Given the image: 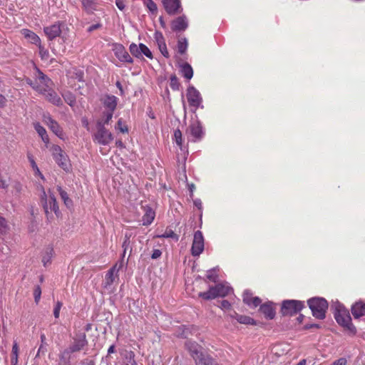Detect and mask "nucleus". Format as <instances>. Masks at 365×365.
Returning <instances> with one entry per match:
<instances>
[{
    "mask_svg": "<svg viewBox=\"0 0 365 365\" xmlns=\"http://www.w3.org/2000/svg\"><path fill=\"white\" fill-rule=\"evenodd\" d=\"M154 39H155V41L157 43V45L165 41L163 34L160 31H155L154 34Z\"/></svg>",
    "mask_w": 365,
    "mask_h": 365,
    "instance_id": "nucleus-49",
    "label": "nucleus"
},
{
    "mask_svg": "<svg viewBox=\"0 0 365 365\" xmlns=\"http://www.w3.org/2000/svg\"><path fill=\"white\" fill-rule=\"evenodd\" d=\"M129 244H130V237L128 236L127 235H125V239L123 243V257H124L125 254V252H126V250L127 248L129 246Z\"/></svg>",
    "mask_w": 365,
    "mask_h": 365,
    "instance_id": "nucleus-55",
    "label": "nucleus"
},
{
    "mask_svg": "<svg viewBox=\"0 0 365 365\" xmlns=\"http://www.w3.org/2000/svg\"><path fill=\"white\" fill-rule=\"evenodd\" d=\"M57 190L58 191L61 199L63 200L65 205L67 207H71L73 205L72 200L69 198L67 192L64 191L61 186L57 187Z\"/></svg>",
    "mask_w": 365,
    "mask_h": 365,
    "instance_id": "nucleus-36",
    "label": "nucleus"
},
{
    "mask_svg": "<svg viewBox=\"0 0 365 365\" xmlns=\"http://www.w3.org/2000/svg\"><path fill=\"white\" fill-rule=\"evenodd\" d=\"M188 46V42L186 38L181 37L178 39L177 43L178 52L183 55L186 53Z\"/></svg>",
    "mask_w": 365,
    "mask_h": 365,
    "instance_id": "nucleus-34",
    "label": "nucleus"
},
{
    "mask_svg": "<svg viewBox=\"0 0 365 365\" xmlns=\"http://www.w3.org/2000/svg\"><path fill=\"white\" fill-rule=\"evenodd\" d=\"M28 159H29V163L31 164V166L32 169L34 171V175L36 176L40 177L42 180H44V176L41 173V171H40L37 164L36 163V162H35V160L34 159L33 155H31V154H29L28 155Z\"/></svg>",
    "mask_w": 365,
    "mask_h": 365,
    "instance_id": "nucleus-37",
    "label": "nucleus"
},
{
    "mask_svg": "<svg viewBox=\"0 0 365 365\" xmlns=\"http://www.w3.org/2000/svg\"><path fill=\"white\" fill-rule=\"evenodd\" d=\"M21 33L31 43L38 45L41 42L40 38L29 29H24L21 31Z\"/></svg>",
    "mask_w": 365,
    "mask_h": 365,
    "instance_id": "nucleus-27",
    "label": "nucleus"
},
{
    "mask_svg": "<svg viewBox=\"0 0 365 365\" xmlns=\"http://www.w3.org/2000/svg\"><path fill=\"white\" fill-rule=\"evenodd\" d=\"M50 150L52 153V155L57 164L64 170L68 171L69 170V162L68 156L62 150L60 146L53 145L50 148Z\"/></svg>",
    "mask_w": 365,
    "mask_h": 365,
    "instance_id": "nucleus-9",
    "label": "nucleus"
},
{
    "mask_svg": "<svg viewBox=\"0 0 365 365\" xmlns=\"http://www.w3.org/2000/svg\"><path fill=\"white\" fill-rule=\"evenodd\" d=\"M141 57L145 55L147 58L152 59L153 58V53L149 48L143 43H140Z\"/></svg>",
    "mask_w": 365,
    "mask_h": 365,
    "instance_id": "nucleus-41",
    "label": "nucleus"
},
{
    "mask_svg": "<svg viewBox=\"0 0 365 365\" xmlns=\"http://www.w3.org/2000/svg\"><path fill=\"white\" fill-rule=\"evenodd\" d=\"M41 203L43 205L47 218L52 217L51 215L53 212L57 217L60 214L58 206L54 194L49 190L48 193L42 187Z\"/></svg>",
    "mask_w": 365,
    "mask_h": 365,
    "instance_id": "nucleus-3",
    "label": "nucleus"
},
{
    "mask_svg": "<svg viewBox=\"0 0 365 365\" xmlns=\"http://www.w3.org/2000/svg\"><path fill=\"white\" fill-rule=\"evenodd\" d=\"M351 313L355 318H359L365 315V302H358L352 305Z\"/></svg>",
    "mask_w": 365,
    "mask_h": 365,
    "instance_id": "nucleus-25",
    "label": "nucleus"
},
{
    "mask_svg": "<svg viewBox=\"0 0 365 365\" xmlns=\"http://www.w3.org/2000/svg\"><path fill=\"white\" fill-rule=\"evenodd\" d=\"M101 101L106 110L114 112L116 109L118 99L113 95H105L101 98Z\"/></svg>",
    "mask_w": 365,
    "mask_h": 365,
    "instance_id": "nucleus-18",
    "label": "nucleus"
},
{
    "mask_svg": "<svg viewBox=\"0 0 365 365\" xmlns=\"http://www.w3.org/2000/svg\"><path fill=\"white\" fill-rule=\"evenodd\" d=\"M170 80H171V87L173 88H174L173 85H174V83H175L177 82L178 79H177L176 76H173L170 78Z\"/></svg>",
    "mask_w": 365,
    "mask_h": 365,
    "instance_id": "nucleus-62",
    "label": "nucleus"
},
{
    "mask_svg": "<svg viewBox=\"0 0 365 365\" xmlns=\"http://www.w3.org/2000/svg\"><path fill=\"white\" fill-rule=\"evenodd\" d=\"M304 302L299 300L287 299L282 302L281 313L283 316H292L300 312L304 307Z\"/></svg>",
    "mask_w": 365,
    "mask_h": 365,
    "instance_id": "nucleus-7",
    "label": "nucleus"
},
{
    "mask_svg": "<svg viewBox=\"0 0 365 365\" xmlns=\"http://www.w3.org/2000/svg\"><path fill=\"white\" fill-rule=\"evenodd\" d=\"M81 3L83 9L88 14L97 10V3L95 0H82Z\"/></svg>",
    "mask_w": 365,
    "mask_h": 365,
    "instance_id": "nucleus-31",
    "label": "nucleus"
},
{
    "mask_svg": "<svg viewBox=\"0 0 365 365\" xmlns=\"http://www.w3.org/2000/svg\"><path fill=\"white\" fill-rule=\"evenodd\" d=\"M158 49L160 51L161 54L164 57H165L167 58L170 57L169 52L168 51L165 41H164L163 43L158 44Z\"/></svg>",
    "mask_w": 365,
    "mask_h": 365,
    "instance_id": "nucleus-46",
    "label": "nucleus"
},
{
    "mask_svg": "<svg viewBox=\"0 0 365 365\" xmlns=\"http://www.w3.org/2000/svg\"><path fill=\"white\" fill-rule=\"evenodd\" d=\"M123 267V260H120L113 266L106 273L105 276L104 287H110L118 276L119 270Z\"/></svg>",
    "mask_w": 365,
    "mask_h": 365,
    "instance_id": "nucleus-14",
    "label": "nucleus"
},
{
    "mask_svg": "<svg viewBox=\"0 0 365 365\" xmlns=\"http://www.w3.org/2000/svg\"><path fill=\"white\" fill-rule=\"evenodd\" d=\"M186 134L188 140L194 143L199 142L204 138L205 130L201 122L197 118L192 120Z\"/></svg>",
    "mask_w": 365,
    "mask_h": 365,
    "instance_id": "nucleus-6",
    "label": "nucleus"
},
{
    "mask_svg": "<svg viewBox=\"0 0 365 365\" xmlns=\"http://www.w3.org/2000/svg\"><path fill=\"white\" fill-rule=\"evenodd\" d=\"M19 348L16 341H14L12 346V350L11 353V365L18 364Z\"/></svg>",
    "mask_w": 365,
    "mask_h": 365,
    "instance_id": "nucleus-35",
    "label": "nucleus"
},
{
    "mask_svg": "<svg viewBox=\"0 0 365 365\" xmlns=\"http://www.w3.org/2000/svg\"><path fill=\"white\" fill-rule=\"evenodd\" d=\"M54 251L52 247H47L43 252L42 257V262L44 267H46L51 262V259L53 256Z\"/></svg>",
    "mask_w": 365,
    "mask_h": 365,
    "instance_id": "nucleus-32",
    "label": "nucleus"
},
{
    "mask_svg": "<svg viewBox=\"0 0 365 365\" xmlns=\"http://www.w3.org/2000/svg\"><path fill=\"white\" fill-rule=\"evenodd\" d=\"M195 361L196 365H219L213 358L204 353L195 358Z\"/></svg>",
    "mask_w": 365,
    "mask_h": 365,
    "instance_id": "nucleus-23",
    "label": "nucleus"
},
{
    "mask_svg": "<svg viewBox=\"0 0 365 365\" xmlns=\"http://www.w3.org/2000/svg\"><path fill=\"white\" fill-rule=\"evenodd\" d=\"M147 7L148 9L154 12L157 11V6L156 4L153 1V0H146Z\"/></svg>",
    "mask_w": 365,
    "mask_h": 365,
    "instance_id": "nucleus-54",
    "label": "nucleus"
},
{
    "mask_svg": "<svg viewBox=\"0 0 365 365\" xmlns=\"http://www.w3.org/2000/svg\"><path fill=\"white\" fill-rule=\"evenodd\" d=\"M186 347L189 350L194 360L195 358L198 357L200 354H202L201 351V346L195 341H187L186 343Z\"/></svg>",
    "mask_w": 365,
    "mask_h": 365,
    "instance_id": "nucleus-28",
    "label": "nucleus"
},
{
    "mask_svg": "<svg viewBox=\"0 0 365 365\" xmlns=\"http://www.w3.org/2000/svg\"><path fill=\"white\" fill-rule=\"evenodd\" d=\"M41 296V289L40 286L37 285V286H36V287L34 288V300L36 304H38L39 302Z\"/></svg>",
    "mask_w": 365,
    "mask_h": 365,
    "instance_id": "nucleus-48",
    "label": "nucleus"
},
{
    "mask_svg": "<svg viewBox=\"0 0 365 365\" xmlns=\"http://www.w3.org/2000/svg\"><path fill=\"white\" fill-rule=\"evenodd\" d=\"M6 102V99L4 96L0 94V108H3L5 106Z\"/></svg>",
    "mask_w": 365,
    "mask_h": 365,
    "instance_id": "nucleus-59",
    "label": "nucleus"
},
{
    "mask_svg": "<svg viewBox=\"0 0 365 365\" xmlns=\"http://www.w3.org/2000/svg\"><path fill=\"white\" fill-rule=\"evenodd\" d=\"M346 360L344 358H340L338 360L335 361L331 365H346Z\"/></svg>",
    "mask_w": 365,
    "mask_h": 365,
    "instance_id": "nucleus-58",
    "label": "nucleus"
},
{
    "mask_svg": "<svg viewBox=\"0 0 365 365\" xmlns=\"http://www.w3.org/2000/svg\"><path fill=\"white\" fill-rule=\"evenodd\" d=\"M121 365H138L133 351H126Z\"/></svg>",
    "mask_w": 365,
    "mask_h": 365,
    "instance_id": "nucleus-33",
    "label": "nucleus"
},
{
    "mask_svg": "<svg viewBox=\"0 0 365 365\" xmlns=\"http://www.w3.org/2000/svg\"><path fill=\"white\" fill-rule=\"evenodd\" d=\"M114 112L106 110L103 113L102 119L98 120L97 123H101L103 127L108 125L111 120Z\"/></svg>",
    "mask_w": 365,
    "mask_h": 365,
    "instance_id": "nucleus-39",
    "label": "nucleus"
},
{
    "mask_svg": "<svg viewBox=\"0 0 365 365\" xmlns=\"http://www.w3.org/2000/svg\"><path fill=\"white\" fill-rule=\"evenodd\" d=\"M112 50L116 58L120 61L129 63H132L133 62V58L122 44L117 43H113L112 45Z\"/></svg>",
    "mask_w": 365,
    "mask_h": 365,
    "instance_id": "nucleus-12",
    "label": "nucleus"
},
{
    "mask_svg": "<svg viewBox=\"0 0 365 365\" xmlns=\"http://www.w3.org/2000/svg\"><path fill=\"white\" fill-rule=\"evenodd\" d=\"M186 96L190 106L193 107L195 110L198 108H203L201 94L193 86H188Z\"/></svg>",
    "mask_w": 365,
    "mask_h": 365,
    "instance_id": "nucleus-10",
    "label": "nucleus"
},
{
    "mask_svg": "<svg viewBox=\"0 0 365 365\" xmlns=\"http://www.w3.org/2000/svg\"><path fill=\"white\" fill-rule=\"evenodd\" d=\"M41 341L42 344H46V336L44 334H41Z\"/></svg>",
    "mask_w": 365,
    "mask_h": 365,
    "instance_id": "nucleus-64",
    "label": "nucleus"
},
{
    "mask_svg": "<svg viewBox=\"0 0 365 365\" xmlns=\"http://www.w3.org/2000/svg\"><path fill=\"white\" fill-rule=\"evenodd\" d=\"M188 27V21L185 16L182 15L175 19L171 22V29L176 32L184 31Z\"/></svg>",
    "mask_w": 365,
    "mask_h": 365,
    "instance_id": "nucleus-19",
    "label": "nucleus"
},
{
    "mask_svg": "<svg viewBox=\"0 0 365 365\" xmlns=\"http://www.w3.org/2000/svg\"><path fill=\"white\" fill-rule=\"evenodd\" d=\"M230 318L236 319L239 323L246 325H256L257 322L249 316L241 315L234 312L233 314H230Z\"/></svg>",
    "mask_w": 365,
    "mask_h": 365,
    "instance_id": "nucleus-22",
    "label": "nucleus"
},
{
    "mask_svg": "<svg viewBox=\"0 0 365 365\" xmlns=\"http://www.w3.org/2000/svg\"><path fill=\"white\" fill-rule=\"evenodd\" d=\"M180 72L182 76L190 81L193 76V69L188 63H182L179 64Z\"/></svg>",
    "mask_w": 365,
    "mask_h": 365,
    "instance_id": "nucleus-26",
    "label": "nucleus"
},
{
    "mask_svg": "<svg viewBox=\"0 0 365 365\" xmlns=\"http://www.w3.org/2000/svg\"><path fill=\"white\" fill-rule=\"evenodd\" d=\"M115 5L118 9L123 11L125 8V0H115Z\"/></svg>",
    "mask_w": 365,
    "mask_h": 365,
    "instance_id": "nucleus-56",
    "label": "nucleus"
},
{
    "mask_svg": "<svg viewBox=\"0 0 365 365\" xmlns=\"http://www.w3.org/2000/svg\"><path fill=\"white\" fill-rule=\"evenodd\" d=\"M173 140L176 145L180 148L181 150H183L185 148L182 145V132L179 129H176L173 134Z\"/></svg>",
    "mask_w": 365,
    "mask_h": 365,
    "instance_id": "nucleus-38",
    "label": "nucleus"
},
{
    "mask_svg": "<svg viewBox=\"0 0 365 365\" xmlns=\"http://www.w3.org/2000/svg\"><path fill=\"white\" fill-rule=\"evenodd\" d=\"M115 128L119 130L123 133L128 132V127L123 123L122 119H119L118 120Z\"/></svg>",
    "mask_w": 365,
    "mask_h": 365,
    "instance_id": "nucleus-47",
    "label": "nucleus"
},
{
    "mask_svg": "<svg viewBox=\"0 0 365 365\" xmlns=\"http://www.w3.org/2000/svg\"><path fill=\"white\" fill-rule=\"evenodd\" d=\"M9 227L6 219L0 216V234L5 235L8 232Z\"/></svg>",
    "mask_w": 365,
    "mask_h": 365,
    "instance_id": "nucleus-43",
    "label": "nucleus"
},
{
    "mask_svg": "<svg viewBox=\"0 0 365 365\" xmlns=\"http://www.w3.org/2000/svg\"><path fill=\"white\" fill-rule=\"evenodd\" d=\"M166 12L170 15H175L182 11L180 0H162Z\"/></svg>",
    "mask_w": 365,
    "mask_h": 365,
    "instance_id": "nucleus-16",
    "label": "nucleus"
},
{
    "mask_svg": "<svg viewBox=\"0 0 365 365\" xmlns=\"http://www.w3.org/2000/svg\"><path fill=\"white\" fill-rule=\"evenodd\" d=\"M42 94L46 97V98L49 102H51L53 105L59 106V105L62 104V101H61V98L58 96V95L54 91H53L51 88V87L47 89V91L46 92V93H42Z\"/></svg>",
    "mask_w": 365,
    "mask_h": 365,
    "instance_id": "nucleus-24",
    "label": "nucleus"
},
{
    "mask_svg": "<svg viewBox=\"0 0 365 365\" xmlns=\"http://www.w3.org/2000/svg\"><path fill=\"white\" fill-rule=\"evenodd\" d=\"M161 255H162V252L160 250H158V249L154 250L153 251L151 258L153 259H158L159 257H160Z\"/></svg>",
    "mask_w": 365,
    "mask_h": 365,
    "instance_id": "nucleus-57",
    "label": "nucleus"
},
{
    "mask_svg": "<svg viewBox=\"0 0 365 365\" xmlns=\"http://www.w3.org/2000/svg\"><path fill=\"white\" fill-rule=\"evenodd\" d=\"M334 318L339 324L345 327L351 334H356V329L351 323V318L349 311L339 303L335 306Z\"/></svg>",
    "mask_w": 365,
    "mask_h": 365,
    "instance_id": "nucleus-2",
    "label": "nucleus"
},
{
    "mask_svg": "<svg viewBox=\"0 0 365 365\" xmlns=\"http://www.w3.org/2000/svg\"><path fill=\"white\" fill-rule=\"evenodd\" d=\"M194 205L200 210V216L202 217V202L200 199L196 198L193 200Z\"/></svg>",
    "mask_w": 365,
    "mask_h": 365,
    "instance_id": "nucleus-53",
    "label": "nucleus"
},
{
    "mask_svg": "<svg viewBox=\"0 0 365 365\" xmlns=\"http://www.w3.org/2000/svg\"><path fill=\"white\" fill-rule=\"evenodd\" d=\"M100 27H101V24H93V25H91V26L88 28V31L89 32H91V31H94V30H96V29H98V28H100Z\"/></svg>",
    "mask_w": 365,
    "mask_h": 365,
    "instance_id": "nucleus-60",
    "label": "nucleus"
},
{
    "mask_svg": "<svg viewBox=\"0 0 365 365\" xmlns=\"http://www.w3.org/2000/svg\"><path fill=\"white\" fill-rule=\"evenodd\" d=\"M38 47L41 58L43 61L48 60L49 57L48 51L41 45V42L38 44Z\"/></svg>",
    "mask_w": 365,
    "mask_h": 365,
    "instance_id": "nucleus-42",
    "label": "nucleus"
},
{
    "mask_svg": "<svg viewBox=\"0 0 365 365\" xmlns=\"http://www.w3.org/2000/svg\"><path fill=\"white\" fill-rule=\"evenodd\" d=\"M232 304L227 300H222L219 307L224 312L231 309Z\"/></svg>",
    "mask_w": 365,
    "mask_h": 365,
    "instance_id": "nucleus-51",
    "label": "nucleus"
},
{
    "mask_svg": "<svg viewBox=\"0 0 365 365\" xmlns=\"http://www.w3.org/2000/svg\"><path fill=\"white\" fill-rule=\"evenodd\" d=\"M155 217V211L150 207H146L145 208V214L143 216V225H150Z\"/></svg>",
    "mask_w": 365,
    "mask_h": 365,
    "instance_id": "nucleus-29",
    "label": "nucleus"
},
{
    "mask_svg": "<svg viewBox=\"0 0 365 365\" xmlns=\"http://www.w3.org/2000/svg\"><path fill=\"white\" fill-rule=\"evenodd\" d=\"M27 83L40 93H46L52 84L51 81L39 69H36L35 80H26Z\"/></svg>",
    "mask_w": 365,
    "mask_h": 365,
    "instance_id": "nucleus-4",
    "label": "nucleus"
},
{
    "mask_svg": "<svg viewBox=\"0 0 365 365\" xmlns=\"http://www.w3.org/2000/svg\"><path fill=\"white\" fill-rule=\"evenodd\" d=\"M62 302H57L54 306V309H53V315H54V317L56 319H58L59 317V315H60V311H61V309L62 307Z\"/></svg>",
    "mask_w": 365,
    "mask_h": 365,
    "instance_id": "nucleus-50",
    "label": "nucleus"
},
{
    "mask_svg": "<svg viewBox=\"0 0 365 365\" xmlns=\"http://www.w3.org/2000/svg\"><path fill=\"white\" fill-rule=\"evenodd\" d=\"M63 97L65 101L71 106H73L76 103V98L71 93H65L63 94Z\"/></svg>",
    "mask_w": 365,
    "mask_h": 365,
    "instance_id": "nucleus-45",
    "label": "nucleus"
},
{
    "mask_svg": "<svg viewBox=\"0 0 365 365\" xmlns=\"http://www.w3.org/2000/svg\"><path fill=\"white\" fill-rule=\"evenodd\" d=\"M139 48H140V44L137 45L134 43H132L129 46V50H130V53L135 58H141L140 49Z\"/></svg>",
    "mask_w": 365,
    "mask_h": 365,
    "instance_id": "nucleus-40",
    "label": "nucleus"
},
{
    "mask_svg": "<svg viewBox=\"0 0 365 365\" xmlns=\"http://www.w3.org/2000/svg\"><path fill=\"white\" fill-rule=\"evenodd\" d=\"M43 120L56 135L61 139H64V133L62 128L59 125L58 122L51 118L49 114H44L43 116Z\"/></svg>",
    "mask_w": 365,
    "mask_h": 365,
    "instance_id": "nucleus-13",
    "label": "nucleus"
},
{
    "mask_svg": "<svg viewBox=\"0 0 365 365\" xmlns=\"http://www.w3.org/2000/svg\"><path fill=\"white\" fill-rule=\"evenodd\" d=\"M232 288L229 283L225 282L210 287L208 291L200 292L198 296L205 300H210L217 297H225L232 293Z\"/></svg>",
    "mask_w": 365,
    "mask_h": 365,
    "instance_id": "nucleus-1",
    "label": "nucleus"
},
{
    "mask_svg": "<svg viewBox=\"0 0 365 365\" xmlns=\"http://www.w3.org/2000/svg\"><path fill=\"white\" fill-rule=\"evenodd\" d=\"M34 128L39 136L41 138L43 142L46 144V147L48 148L49 138L47 135L46 129L38 123H34Z\"/></svg>",
    "mask_w": 365,
    "mask_h": 365,
    "instance_id": "nucleus-30",
    "label": "nucleus"
},
{
    "mask_svg": "<svg viewBox=\"0 0 365 365\" xmlns=\"http://www.w3.org/2000/svg\"><path fill=\"white\" fill-rule=\"evenodd\" d=\"M156 237L158 238H173L176 241L178 240V236L172 230H166L163 234L158 235Z\"/></svg>",
    "mask_w": 365,
    "mask_h": 365,
    "instance_id": "nucleus-44",
    "label": "nucleus"
},
{
    "mask_svg": "<svg viewBox=\"0 0 365 365\" xmlns=\"http://www.w3.org/2000/svg\"><path fill=\"white\" fill-rule=\"evenodd\" d=\"M97 132L93 135V140L98 144L106 145L113 140V135L101 123H97Z\"/></svg>",
    "mask_w": 365,
    "mask_h": 365,
    "instance_id": "nucleus-8",
    "label": "nucleus"
},
{
    "mask_svg": "<svg viewBox=\"0 0 365 365\" xmlns=\"http://www.w3.org/2000/svg\"><path fill=\"white\" fill-rule=\"evenodd\" d=\"M259 311L264 315L267 319H272L275 317L274 304L272 302H267L262 304L259 307Z\"/></svg>",
    "mask_w": 365,
    "mask_h": 365,
    "instance_id": "nucleus-20",
    "label": "nucleus"
},
{
    "mask_svg": "<svg viewBox=\"0 0 365 365\" xmlns=\"http://www.w3.org/2000/svg\"><path fill=\"white\" fill-rule=\"evenodd\" d=\"M205 240L202 232L200 230L195 232L191 247V254L193 257H199L204 251Z\"/></svg>",
    "mask_w": 365,
    "mask_h": 365,
    "instance_id": "nucleus-11",
    "label": "nucleus"
},
{
    "mask_svg": "<svg viewBox=\"0 0 365 365\" xmlns=\"http://www.w3.org/2000/svg\"><path fill=\"white\" fill-rule=\"evenodd\" d=\"M312 315L319 319H324L326 317V312L328 309V302L322 297H313L307 301Z\"/></svg>",
    "mask_w": 365,
    "mask_h": 365,
    "instance_id": "nucleus-5",
    "label": "nucleus"
},
{
    "mask_svg": "<svg viewBox=\"0 0 365 365\" xmlns=\"http://www.w3.org/2000/svg\"><path fill=\"white\" fill-rule=\"evenodd\" d=\"M87 344L86 335L84 332L76 333L73 337V342L70 347L72 352L81 350Z\"/></svg>",
    "mask_w": 365,
    "mask_h": 365,
    "instance_id": "nucleus-17",
    "label": "nucleus"
},
{
    "mask_svg": "<svg viewBox=\"0 0 365 365\" xmlns=\"http://www.w3.org/2000/svg\"><path fill=\"white\" fill-rule=\"evenodd\" d=\"M207 278L214 282L217 279V275L215 270H209L207 273Z\"/></svg>",
    "mask_w": 365,
    "mask_h": 365,
    "instance_id": "nucleus-52",
    "label": "nucleus"
},
{
    "mask_svg": "<svg viewBox=\"0 0 365 365\" xmlns=\"http://www.w3.org/2000/svg\"><path fill=\"white\" fill-rule=\"evenodd\" d=\"M115 352V346L113 344L111 345L108 349V354H113Z\"/></svg>",
    "mask_w": 365,
    "mask_h": 365,
    "instance_id": "nucleus-63",
    "label": "nucleus"
},
{
    "mask_svg": "<svg viewBox=\"0 0 365 365\" xmlns=\"http://www.w3.org/2000/svg\"><path fill=\"white\" fill-rule=\"evenodd\" d=\"M46 345V344H41L40 347L38 348L37 355H38L41 351L44 352L46 350V347L44 346Z\"/></svg>",
    "mask_w": 365,
    "mask_h": 365,
    "instance_id": "nucleus-61",
    "label": "nucleus"
},
{
    "mask_svg": "<svg viewBox=\"0 0 365 365\" xmlns=\"http://www.w3.org/2000/svg\"><path fill=\"white\" fill-rule=\"evenodd\" d=\"M243 302L247 306L255 308L261 303V299L258 297H253L249 290H245L243 293Z\"/></svg>",
    "mask_w": 365,
    "mask_h": 365,
    "instance_id": "nucleus-21",
    "label": "nucleus"
},
{
    "mask_svg": "<svg viewBox=\"0 0 365 365\" xmlns=\"http://www.w3.org/2000/svg\"><path fill=\"white\" fill-rule=\"evenodd\" d=\"M63 25V22L57 21L52 25L44 27L43 31L49 40H53L60 36L62 32L61 26Z\"/></svg>",
    "mask_w": 365,
    "mask_h": 365,
    "instance_id": "nucleus-15",
    "label": "nucleus"
}]
</instances>
